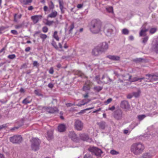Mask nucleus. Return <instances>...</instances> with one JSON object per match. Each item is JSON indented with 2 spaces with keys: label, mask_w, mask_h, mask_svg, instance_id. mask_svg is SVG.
<instances>
[{
  "label": "nucleus",
  "mask_w": 158,
  "mask_h": 158,
  "mask_svg": "<svg viewBox=\"0 0 158 158\" xmlns=\"http://www.w3.org/2000/svg\"><path fill=\"white\" fill-rule=\"evenodd\" d=\"M90 31L93 33H98L102 30V22L99 20L94 19L91 22L89 26Z\"/></svg>",
  "instance_id": "nucleus-1"
},
{
  "label": "nucleus",
  "mask_w": 158,
  "mask_h": 158,
  "mask_svg": "<svg viewBox=\"0 0 158 158\" xmlns=\"http://www.w3.org/2000/svg\"><path fill=\"white\" fill-rule=\"evenodd\" d=\"M144 149V145L140 142L134 143L131 146V152L135 155H138L142 153Z\"/></svg>",
  "instance_id": "nucleus-2"
},
{
  "label": "nucleus",
  "mask_w": 158,
  "mask_h": 158,
  "mask_svg": "<svg viewBox=\"0 0 158 158\" xmlns=\"http://www.w3.org/2000/svg\"><path fill=\"white\" fill-rule=\"evenodd\" d=\"M95 79L98 84L102 83L107 84L112 81V80L106 74H103L101 78H100L99 75L96 76L95 77Z\"/></svg>",
  "instance_id": "nucleus-3"
},
{
  "label": "nucleus",
  "mask_w": 158,
  "mask_h": 158,
  "mask_svg": "<svg viewBox=\"0 0 158 158\" xmlns=\"http://www.w3.org/2000/svg\"><path fill=\"white\" fill-rule=\"evenodd\" d=\"M31 147L32 150L35 151L39 149L40 141L37 138H33L31 140Z\"/></svg>",
  "instance_id": "nucleus-4"
},
{
  "label": "nucleus",
  "mask_w": 158,
  "mask_h": 158,
  "mask_svg": "<svg viewBox=\"0 0 158 158\" xmlns=\"http://www.w3.org/2000/svg\"><path fill=\"white\" fill-rule=\"evenodd\" d=\"M89 151L94 153L98 157H100L102 152L100 149L94 147H90L88 149Z\"/></svg>",
  "instance_id": "nucleus-5"
},
{
  "label": "nucleus",
  "mask_w": 158,
  "mask_h": 158,
  "mask_svg": "<svg viewBox=\"0 0 158 158\" xmlns=\"http://www.w3.org/2000/svg\"><path fill=\"white\" fill-rule=\"evenodd\" d=\"M113 27L109 25H106L104 28H103L102 30H103L106 33V35L108 36H110L113 33Z\"/></svg>",
  "instance_id": "nucleus-6"
},
{
  "label": "nucleus",
  "mask_w": 158,
  "mask_h": 158,
  "mask_svg": "<svg viewBox=\"0 0 158 158\" xmlns=\"http://www.w3.org/2000/svg\"><path fill=\"white\" fill-rule=\"evenodd\" d=\"M114 73L118 77V83L120 82L122 83L123 81H129V77L130 76V75L129 74H127L125 76L123 75H119L116 73L114 72Z\"/></svg>",
  "instance_id": "nucleus-7"
},
{
  "label": "nucleus",
  "mask_w": 158,
  "mask_h": 158,
  "mask_svg": "<svg viewBox=\"0 0 158 158\" xmlns=\"http://www.w3.org/2000/svg\"><path fill=\"white\" fill-rule=\"evenodd\" d=\"M22 140V137L19 135H15L10 138V141L14 143H20Z\"/></svg>",
  "instance_id": "nucleus-8"
},
{
  "label": "nucleus",
  "mask_w": 158,
  "mask_h": 158,
  "mask_svg": "<svg viewBox=\"0 0 158 158\" xmlns=\"http://www.w3.org/2000/svg\"><path fill=\"white\" fill-rule=\"evenodd\" d=\"M103 52L106 51L108 48L109 45L106 42H103L97 46Z\"/></svg>",
  "instance_id": "nucleus-9"
},
{
  "label": "nucleus",
  "mask_w": 158,
  "mask_h": 158,
  "mask_svg": "<svg viewBox=\"0 0 158 158\" xmlns=\"http://www.w3.org/2000/svg\"><path fill=\"white\" fill-rule=\"evenodd\" d=\"M155 154L154 151H150L148 152L144 153L140 158H152Z\"/></svg>",
  "instance_id": "nucleus-10"
},
{
  "label": "nucleus",
  "mask_w": 158,
  "mask_h": 158,
  "mask_svg": "<svg viewBox=\"0 0 158 158\" xmlns=\"http://www.w3.org/2000/svg\"><path fill=\"white\" fill-rule=\"evenodd\" d=\"M75 128L78 131H81L82 130L83 128V123L80 120H76L74 123Z\"/></svg>",
  "instance_id": "nucleus-11"
},
{
  "label": "nucleus",
  "mask_w": 158,
  "mask_h": 158,
  "mask_svg": "<svg viewBox=\"0 0 158 158\" xmlns=\"http://www.w3.org/2000/svg\"><path fill=\"white\" fill-rule=\"evenodd\" d=\"M69 138L73 141L76 142L78 141V139L74 131L70 132L69 134Z\"/></svg>",
  "instance_id": "nucleus-12"
},
{
  "label": "nucleus",
  "mask_w": 158,
  "mask_h": 158,
  "mask_svg": "<svg viewBox=\"0 0 158 158\" xmlns=\"http://www.w3.org/2000/svg\"><path fill=\"white\" fill-rule=\"evenodd\" d=\"M102 52V51L97 46L93 50L92 54L95 56H97L99 55Z\"/></svg>",
  "instance_id": "nucleus-13"
},
{
  "label": "nucleus",
  "mask_w": 158,
  "mask_h": 158,
  "mask_svg": "<svg viewBox=\"0 0 158 158\" xmlns=\"http://www.w3.org/2000/svg\"><path fill=\"white\" fill-rule=\"evenodd\" d=\"M31 19L33 23L35 24L37 23L40 19L42 18V16L40 15H35L31 17Z\"/></svg>",
  "instance_id": "nucleus-14"
},
{
  "label": "nucleus",
  "mask_w": 158,
  "mask_h": 158,
  "mask_svg": "<svg viewBox=\"0 0 158 158\" xmlns=\"http://www.w3.org/2000/svg\"><path fill=\"white\" fill-rule=\"evenodd\" d=\"M46 110L48 113H53L58 111L57 108L54 107H44V108Z\"/></svg>",
  "instance_id": "nucleus-15"
},
{
  "label": "nucleus",
  "mask_w": 158,
  "mask_h": 158,
  "mask_svg": "<svg viewBox=\"0 0 158 158\" xmlns=\"http://www.w3.org/2000/svg\"><path fill=\"white\" fill-rule=\"evenodd\" d=\"M121 106L122 108L125 109L127 110L130 108V105L128 102L126 101H123L121 102Z\"/></svg>",
  "instance_id": "nucleus-16"
},
{
  "label": "nucleus",
  "mask_w": 158,
  "mask_h": 158,
  "mask_svg": "<svg viewBox=\"0 0 158 158\" xmlns=\"http://www.w3.org/2000/svg\"><path fill=\"white\" fill-rule=\"evenodd\" d=\"M146 25H143L142 27L139 36H145V33L148 31V29L146 28Z\"/></svg>",
  "instance_id": "nucleus-17"
},
{
  "label": "nucleus",
  "mask_w": 158,
  "mask_h": 158,
  "mask_svg": "<svg viewBox=\"0 0 158 158\" xmlns=\"http://www.w3.org/2000/svg\"><path fill=\"white\" fill-rule=\"evenodd\" d=\"M81 138L84 141H87L89 142H91L92 141V140L91 139H89L88 136L85 134H81L80 135Z\"/></svg>",
  "instance_id": "nucleus-18"
},
{
  "label": "nucleus",
  "mask_w": 158,
  "mask_h": 158,
  "mask_svg": "<svg viewBox=\"0 0 158 158\" xmlns=\"http://www.w3.org/2000/svg\"><path fill=\"white\" fill-rule=\"evenodd\" d=\"M65 125L63 124H60L58 127V131L60 132H64L66 130Z\"/></svg>",
  "instance_id": "nucleus-19"
},
{
  "label": "nucleus",
  "mask_w": 158,
  "mask_h": 158,
  "mask_svg": "<svg viewBox=\"0 0 158 158\" xmlns=\"http://www.w3.org/2000/svg\"><path fill=\"white\" fill-rule=\"evenodd\" d=\"M114 117L117 119H120L122 117V113L121 111H118L114 115Z\"/></svg>",
  "instance_id": "nucleus-20"
},
{
  "label": "nucleus",
  "mask_w": 158,
  "mask_h": 158,
  "mask_svg": "<svg viewBox=\"0 0 158 158\" xmlns=\"http://www.w3.org/2000/svg\"><path fill=\"white\" fill-rule=\"evenodd\" d=\"M107 57L112 60H118L120 59L119 56L114 55H108L107 56Z\"/></svg>",
  "instance_id": "nucleus-21"
},
{
  "label": "nucleus",
  "mask_w": 158,
  "mask_h": 158,
  "mask_svg": "<svg viewBox=\"0 0 158 158\" xmlns=\"http://www.w3.org/2000/svg\"><path fill=\"white\" fill-rule=\"evenodd\" d=\"M90 83L89 81H87L85 82V84L83 87V89L84 91H87L89 90L90 89Z\"/></svg>",
  "instance_id": "nucleus-22"
},
{
  "label": "nucleus",
  "mask_w": 158,
  "mask_h": 158,
  "mask_svg": "<svg viewBox=\"0 0 158 158\" xmlns=\"http://www.w3.org/2000/svg\"><path fill=\"white\" fill-rule=\"evenodd\" d=\"M47 138L49 140H51L53 138V132L51 130L48 131L47 133Z\"/></svg>",
  "instance_id": "nucleus-23"
},
{
  "label": "nucleus",
  "mask_w": 158,
  "mask_h": 158,
  "mask_svg": "<svg viewBox=\"0 0 158 158\" xmlns=\"http://www.w3.org/2000/svg\"><path fill=\"white\" fill-rule=\"evenodd\" d=\"M57 12L56 11H52L50 14L48 15V18H54L56 17L57 15Z\"/></svg>",
  "instance_id": "nucleus-24"
},
{
  "label": "nucleus",
  "mask_w": 158,
  "mask_h": 158,
  "mask_svg": "<svg viewBox=\"0 0 158 158\" xmlns=\"http://www.w3.org/2000/svg\"><path fill=\"white\" fill-rule=\"evenodd\" d=\"M85 99H84L82 100L78 104H77V106H82L84 105L85 104L88 103L91 100H89L87 102H85Z\"/></svg>",
  "instance_id": "nucleus-25"
},
{
  "label": "nucleus",
  "mask_w": 158,
  "mask_h": 158,
  "mask_svg": "<svg viewBox=\"0 0 158 158\" xmlns=\"http://www.w3.org/2000/svg\"><path fill=\"white\" fill-rule=\"evenodd\" d=\"M99 127L102 129H104L105 127L106 123L104 121H101L97 123Z\"/></svg>",
  "instance_id": "nucleus-26"
},
{
  "label": "nucleus",
  "mask_w": 158,
  "mask_h": 158,
  "mask_svg": "<svg viewBox=\"0 0 158 158\" xmlns=\"http://www.w3.org/2000/svg\"><path fill=\"white\" fill-rule=\"evenodd\" d=\"M131 76L130 75V76L129 77V81L130 82H133L137 81L139 80V78L137 77H133V78H131Z\"/></svg>",
  "instance_id": "nucleus-27"
},
{
  "label": "nucleus",
  "mask_w": 158,
  "mask_h": 158,
  "mask_svg": "<svg viewBox=\"0 0 158 158\" xmlns=\"http://www.w3.org/2000/svg\"><path fill=\"white\" fill-rule=\"evenodd\" d=\"M152 49L156 53H158V42L152 47Z\"/></svg>",
  "instance_id": "nucleus-28"
},
{
  "label": "nucleus",
  "mask_w": 158,
  "mask_h": 158,
  "mask_svg": "<svg viewBox=\"0 0 158 158\" xmlns=\"http://www.w3.org/2000/svg\"><path fill=\"white\" fill-rule=\"evenodd\" d=\"M141 91L139 89L136 92H134L133 93V95L135 98L139 97Z\"/></svg>",
  "instance_id": "nucleus-29"
},
{
  "label": "nucleus",
  "mask_w": 158,
  "mask_h": 158,
  "mask_svg": "<svg viewBox=\"0 0 158 158\" xmlns=\"http://www.w3.org/2000/svg\"><path fill=\"white\" fill-rule=\"evenodd\" d=\"M149 78H151L152 81H156L158 80V76L155 75H152L149 76Z\"/></svg>",
  "instance_id": "nucleus-30"
},
{
  "label": "nucleus",
  "mask_w": 158,
  "mask_h": 158,
  "mask_svg": "<svg viewBox=\"0 0 158 158\" xmlns=\"http://www.w3.org/2000/svg\"><path fill=\"white\" fill-rule=\"evenodd\" d=\"M53 36L54 38H55L56 40L58 41L59 40V38L57 35V31H55L54 32Z\"/></svg>",
  "instance_id": "nucleus-31"
},
{
  "label": "nucleus",
  "mask_w": 158,
  "mask_h": 158,
  "mask_svg": "<svg viewBox=\"0 0 158 158\" xmlns=\"http://www.w3.org/2000/svg\"><path fill=\"white\" fill-rule=\"evenodd\" d=\"M122 32L123 34L125 35H128L129 33V31L126 28H124L122 29Z\"/></svg>",
  "instance_id": "nucleus-32"
},
{
  "label": "nucleus",
  "mask_w": 158,
  "mask_h": 158,
  "mask_svg": "<svg viewBox=\"0 0 158 158\" xmlns=\"http://www.w3.org/2000/svg\"><path fill=\"white\" fill-rule=\"evenodd\" d=\"M102 89V87L99 86H96L94 88V90L98 92L100 91Z\"/></svg>",
  "instance_id": "nucleus-33"
},
{
  "label": "nucleus",
  "mask_w": 158,
  "mask_h": 158,
  "mask_svg": "<svg viewBox=\"0 0 158 158\" xmlns=\"http://www.w3.org/2000/svg\"><path fill=\"white\" fill-rule=\"evenodd\" d=\"M146 116V115L143 114L138 115L137 117L139 121H141L143 119L145 118Z\"/></svg>",
  "instance_id": "nucleus-34"
},
{
  "label": "nucleus",
  "mask_w": 158,
  "mask_h": 158,
  "mask_svg": "<svg viewBox=\"0 0 158 158\" xmlns=\"http://www.w3.org/2000/svg\"><path fill=\"white\" fill-rule=\"evenodd\" d=\"M74 27V24L73 23H72L69 27V34L72 33V30L73 29Z\"/></svg>",
  "instance_id": "nucleus-35"
},
{
  "label": "nucleus",
  "mask_w": 158,
  "mask_h": 158,
  "mask_svg": "<svg viewBox=\"0 0 158 158\" xmlns=\"http://www.w3.org/2000/svg\"><path fill=\"white\" fill-rule=\"evenodd\" d=\"M48 6L50 9H53L54 7V5L52 1L48 3Z\"/></svg>",
  "instance_id": "nucleus-36"
},
{
  "label": "nucleus",
  "mask_w": 158,
  "mask_h": 158,
  "mask_svg": "<svg viewBox=\"0 0 158 158\" xmlns=\"http://www.w3.org/2000/svg\"><path fill=\"white\" fill-rule=\"evenodd\" d=\"M110 153L113 155H116L119 154V152L114 150H111Z\"/></svg>",
  "instance_id": "nucleus-37"
},
{
  "label": "nucleus",
  "mask_w": 158,
  "mask_h": 158,
  "mask_svg": "<svg viewBox=\"0 0 158 158\" xmlns=\"http://www.w3.org/2000/svg\"><path fill=\"white\" fill-rule=\"evenodd\" d=\"M152 76L151 75L148 74L146 75V77L145 78V79L147 80H145V81H152V80L151 78H149V76Z\"/></svg>",
  "instance_id": "nucleus-38"
},
{
  "label": "nucleus",
  "mask_w": 158,
  "mask_h": 158,
  "mask_svg": "<svg viewBox=\"0 0 158 158\" xmlns=\"http://www.w3.org/2000/svg\"><path fill=\"white\" fill-rule=\"evenodd\" d=\"M107 11L110 13H113V8L111 6H109L106 8Z\"/></svg>",
  "instance_id": "nucleus-39"
},
{
  "label": "nucleus",
  "mask_w": 158,
  "mask_h": 158,
  "mask_svg": "<svg viewBox=\"0 0 158 158\" xmlns=\"http://www.w3.org/2000/svg\"><path fill=\"white\" fill-rule=\"evenodd\" d=\"M16 57V56L15 54H11L7 56V58L10 59H13Z\"/></svg>",
  "instance_id": "nucleus-40"
},
{
  "label": "nucleus",
  "mask_w": 158,
  "mask_h": 158,
  "mask_svg": "<svg viewBox=\"0 0 158 158\" xmlns=\"http://www.w3.org/2000/svg\"><path fill=\"white\" fill-rule=\"evenodd\" d=\"M40 38L44 41L47 37V35L45 34H40Z\"/></svg>",
  "instance_id": "nucleus-41"
},
{
  "label": "nucleus",
  "mask_w": 158,
  "mask_h": 158,
  "mask_svg": "<svg viewBox=\"0 0 158 158\" xmlns=\"http://www.w3.org/2000/svg\"><path fill=\"white\" fill-rule=\"evenodd\" d=\"M34 93L36 95L38 96H41L42 95V94L40 93L39 90L37 89L35 90Z\"/></svg>",
  "instance_id": "nucleus-42"
},
{
  "label": "nucleus",
  "mask_w": 158,
  "mask_h": 158,
  "mask_svg": "<svg viewBox=\"0 0 158 158\" xmlns=\"http://www.w3.org/2000/svg\"><path fill=\"white\" fill-rule=\"evenodd\" d=\"M157 113L156 111L152 112L148 114L147 116L152 117L153 116H154V115H155Z\"/></svg>",
  "instance_id": "nucleus-43"
},
{
  "label": "nucleus",
  "mask_w": 158,
  "mask_h": 158,
  "mask_svg": "<svg viewBox=\"0 0 158 158\" xmlns=\"http://www.w3.org/2000/svg\"><path fill=\"white\" fill-rule=\"evenodd\" d=\"M156 31V28H153L151 29L150 30V33L152 34L155 33Z\"/></svg>",
  "instance_id": "nucleus-44"
},
{
  "label": "nucleus",
  "mask_w": 158,
  "mask_h": 158,
  "mask_svg": "<svg viewBox=\"0 0 158 158\" xmlns=\"http://www.w3.org/2000/svg\"><path fill=\"white\" fill-rule=\"evenodd\" d=\"M112 99L109 98L107 100L105 101L104 103L105 105H107L110 103L112 101Z\"/></svg>",
  "instance_id": "nucleus-45"
},
{
  "label": "nucleus",
  "mask_w": 158,
  "mask_h": 158,
  "mask_svg": "<svg viewBox=\"0 0 158 158\" xmlns=\"http://www.w3.org/2000/svg\"><path fill=\"white\" fill-rule=\"evenodd\" d=\"M53 21H49L48 20H47V22L46 24L50 26L53 23Z\"/></svg>",
  "instance_id": "nucleus-46"
},
{
  "label": "nucleus",
  "mask_w": 158,
  "mask_h": 158,
  "mask_svg": "<svg viewBox=\"0 0 158 158\" xmlns=\"http://www.w3.org/2000/svg\"><path fill=\"white\" fill-rule=\"evenodd\" d=\"M33 65L34 67H38L39 65V64L38 63L37 61H34L33 62Z\"/></svg>",
  "instance_id": "nucleus-47"
},
{
  "label": "nucleus",
  "mask_w": 158,
  "mask_h": 158,
  "mask_svg": "<svg viewBox=\"0 0 158 158\" xmlns=\"http://www.w3.org/2000/svg\"><path fill=\"white\" fill-rule=\"evenodd\" d=\"M77 74L79 76L81 77H85V75L81 71H78Z\"/></svg>",
  "instance_id": "nucleus-48"
},
{
  "label": "nucleus",
  "mask_w": 158,
  "mask_h": 158,
  "mask_svg": "<svg viewBox=\"0 0 158 158\" xmlns=\"http://www.w3.org/2000/svg\"><path fill=\"white\" fill-rule=\"evenodd\" d=\"M22 102L23 103L25 104H26L27 103H30V102L28 100L27 98H25L24 99Z\"/></svg>",
  "instance_id": "nucleus-49"
},
{
  "label": "nucleus",
  "mask_w": 158,
  "mask_h": 158,
  "mask_svg": "<svg viewBox=\"0 0 158 158\" xmlns=\"http://www.w3.org/2000/svg\"><path fill=\"white\" fill-rule=\"evenodd\" d=\"M62 43L64 44V48L66 49L68 48V46L66 42H64V40L62 41Z\"/></svg>",
  "instance_id": "nucleus-50"
},
{
  "label": "nucleus",
  "mask_w": 158,
  "mask_h": 158,
  "mask_svg": "<svg viewBox=\"0 0 158 158\" xmlns=\"http://www.w3.org/2000/svg\"><path fill=\"white\" fill-rule=\"evenodd\" d=\"M32 0H24L23 2L25 4H27L29 3H31Z\"/></svg>",
  "instance_id": "nucleus-51"
},
{
  "label": "nucleus",
  "mask_w": 158,
  "mask_h": 158,
  "mask_svg": "<svg viewBox=\"0 0 158 158\" xmlns=\"http://www.w3.org/2000/svg\"><path fill=\"white\" fill-rule=\"evenodd\" d=\"M59 2L60 9L62 10V9H63L64 6L63 3L61 2L60 0H59Z\"/></svg>",
  "instance_id": "nucleus-52"
},
{
  "label": "nucleus",
  "mask_w": 158,
  "mask_h": 158,
  "mask_svg": "<svg viewBox=\"0 0 158 158\" xmlns=\"http://www.w3.org/2000/svg\"><path fill=\"white\" fill-rule=\"evenodd\" d=\"M48 28L46 27H44L42 28L43 31L44 33L47 32L48 31Z\"/></svg>",
  "instance_id": "nucleus-53"
},
{
  "label": "nucleus",
  "mask_w": 158,
  "mask_h": 158,
  "mask_svg": "<svg viewBox=\"0 0 158 158\" xmlns=\"http://www.w3.org/2000/svg\"><path fill=\"white\" fill-rule=\"evenodd\" d=\"M148 36H146L143 38V43L145 44L148 41Z\"/></svg>",
  "instance_id": "nucleus-54"
},
{
  "label": "nucleus",
  "mask_w": 158,
  "mask_h": 158,
  "mask_svg": "<svg viewBox=\"0 0 158 158\" xmlns=\"http://www.w3.org/2000/svg\"><path fill=\"white\" fill-rule=\"evenodd\" d=\"M84 158H92V157L89 154H87L85 155Z\"/></svg>",
  "instance_id": "nucleus-55"
},
{
  "label": "nucleus",
  "mask_w": 158,
  "mask_h": 158,
  "mask_svg": "<svg viewBox=\"0 0 158 158\" xmlns=\"http://www.w3.org/2000/svg\"><path fill=\"white\" fill-rule=\"evenodd\" d=\"M139 123H132L131 125V127H133L132 129H133V128L135 127L136 126H137Z\"/></svg>",
  "instance_id": "nucleus-56"
},
{
  "label": "nucleus",
  "mask_w": 158,
  "mask_h": 158,
  "mask_svg": "<svg viewBox=\"0 0 158 158\" xmlns=\"http://www.w3.org/2000/svg\"><path fill=\"white\" fill-rule=\"evenodd\" d=\"M11 32L14 35H17L18 33L17 31L15 30H12L11 31Z\"/></svg>",
  "instance_id": "nucleus-57"
},
{
  "label": "nucleus",
  "mask_w": 158,
  "mask_h": 158,
  "mask_svg": "<svg viewBox=\"0 0 158 158\" xmlns=\"http://www.w3.org/2000/svg\"><path fill=\"white\" fill-rule=\"evenodd\" d=\"M52 45L53 46V47L56 49H57L58 48V47H57V44H56V43L53 42L52 44Z\"/></svg>",
  "instance_id": "nucleus-58"
},
{
  "label": "nucleus",
  "mask_w": 158,
  "mask_h": 158,
  "mask_svg": "<svg viewBox=\"0 0 158 158\" xmlns=\"http://www.w3.org/2000/svg\"><path fill=\"white\" fill-rule=\"evenodd\" d=\"M133 96H134L133 95V94H129L127 95V98L131 99L133 97Z\"/></svg>",
  "instance_id": "nucleus-59"
},
{
  "label": "nucleus",
  "mask_w": 158,
  "mask_h": 158,
  "mask_svg": "<svg viewBox=\"0 0 158 158\" xmlns=\"http://www.w3.org/2000/svg\"><path fill=\"white\" fill-rule=\"evenodd\" d=\"M49 73L50 74H52L54 73L53 69L52 68H51L49 71Z\"/></svg>",
  "instance_id": "nucleus-60"
},
{
  "label": "nucleus",
  "mask_w": 158,
  "mask_h": 158,
  "mask_svg": "<svg viewBox=\"0 0 158 158\" xmlns=\"http://www.w3.org/2000/svg\"><path fill=\"white\" fill-rule=\"evenodd\" d=\"M115 108V106H113L111 107H109L108 109V110H110L111 111H113L114 110Z\"/></svg>",
  "instance_id": "nucleus-61"
},
{
  "label": "nucleus",
  "mask_w": 158,
  "mask_h": 158,
  "mask_svg": "<svg viewBox=\"0 0 158 158\" xmlns=\"http://www.w3.org/2000/svg\"><path fill=\"white\" fill-rule=\"evenodd\" d=\"M83 4H79L77 6V7L78 9H81L82 7Z\"/></svg>",
  "instance_id": "nucleus-62"
},
{
  "label": "nucleus",
  "mask_w": 158,
  "mask_h": 158,
  "mask_svg": "<svg viewBox=\"0 0 158 158\" xmlns=\"http://www.w3.org/2000/svg\"><path fill=\"white\" fill-rule=\"evenodd\" d=\"M22 26V25L21 24H19L15 26V28L16 29H19L21 28Z\"/></svg>",
  "instance_id": "nucleus-63"
},
{
  "label": "nucleus",
  "mask_w": 158,
  "mask_h": 158,
  "mask_svg": "<svg viewBox=\"0 0 158 158\" xmlns=\"http://www.w3.org/2000/svg\"><path fill=\"white\" fill-rule=\"evenodd\" d=\"M48 86L49 88H52L53 87L54 85L52 83H50L48 84Z\"/></svg>",
  "instance_id": "nucleus-64"
}]
</instances>
